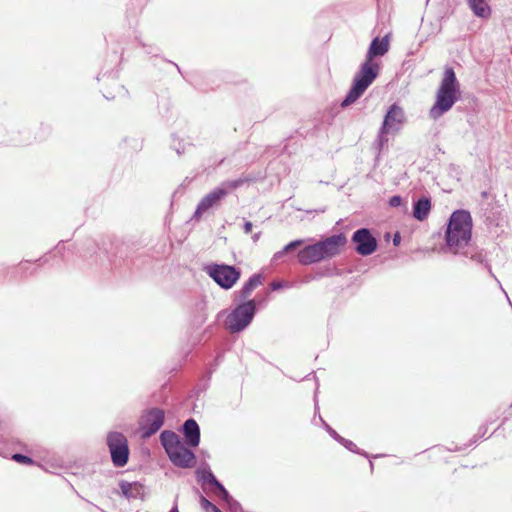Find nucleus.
Segmentation results:
<instances>
[{
  "instance_id": "nucleus-1",
  "label": "nucleus",
  "mask_w": 512,
  "mask_h": 512,
  "mask_svg": "<svg viewBox=\"0 0 512 512\" xmlns=\"http://www.w3.org/2000/svg\"><path fill=\"white\" fill-rule=\"evenodd\" d=\"M473 220L469 211L456 210L448 220L445 232L446 248L449 252L482 263L483 251L472 241Z\"/></svg>"
},
{
  "instance_id": "nucleus-2",
  "label": "nucleus",
  "mask_w": 512,
  "mask_h": 512,
  "mask_svg": "<svg viewBox=\"0 0 512 512\" xmlns=\"http://www.w3.org/2000/svg\"><path fill=\"white\" fill-rule=\"evenodd\" d=\"M388 49V36H385L381 40H379V38L372 40L366 54V60L361 64L359 71L355 74L353 85L341 103L342 107H347L358 100L377 78L379 65L373 63V59L377 56H383L388 52Z\"/></svg>"
},
{
  "instance_id": "nucleus-3",
  "label": "nucleus",
  "mask_w": 512,
  "mask_h": 512,
  "mask_svg": "<svg viewBox=\"0 0 512 512\" xmlns=\"http://www.w3.org/2000/svg\"><path fill=\"white\" fill-rule=\"evenodd\" d=\"M347 243L343 233L334 234L314 244L302 248L297 258L302 265H311L338 256Z\"/></svg>"
},
{
  "instance_id": "nucleus-4",
  "label": "nucleus",
  "mask_w": 512,
  "mask_h": 512,
  "mask_svg": "<svg viewBox=\"0 0 512 512\" xmlns=\"http://www.w3.org/2000/svg\"><path fill=\"white\" fill-rule=\"evenodd\" d=\"M460 83L452 67H446L436 92V100L429 110V116L437 120L447 113L460 98Z\"/></svg>"
},
{
  "instance_id": "nucleus-5",
  "label": "nucleus",
  "mask_w": 512,
  "mask_h": 512,
  "mask_svg": "<svg viewBox=\"0 0 512 512\" xmlns=\"http://www.w3.org/2000/svg\"><path fill=\"white\" fill-rule=\"evenodd\" d=\"M160 441L171 462L181 468H191L195 465V455L173 431L165 430L160 435Z\"/></svg>"
},
{
  "instance_id": "nucleus-6",
  "label": "nucleus",
  "mask_w": 512,
  "mask_h": 512,
  "mask_svg": "<svg viewBox=\"0 0 512 512\" xmlns=\"http://www.w3.org/2000/svg\"><path fill=\"white\" fill-rule=\"evenodd\" d=\"M254 300L246 301L238 305L227 316L226 325L231 333H237L244 330L252 321L255 315Z\"/></svg>"
},
{
  "instance_id": "nucleus-7",
  "label": "nucleus",
  "mask_w": 512,
  "mask_h": 512,
  "mask_svg": "<svg viewBox=\"0 0 512 512\" xmlns=\"http://www.w3.org/2000/svg\"><path fill=\"white\" fill-rule=\"evenodd\" d=\"M204 270L223 289L232 288L241 276L239 269L226 264H211Z\"/></svg>"
},
{
  "instance_id": "nucleus-8",
  "label": "nucleus",
  "mask_w": 512,
  "mask_h": 512,
  "mask_svg": "<svg viewBox=\"0 0 512 512\" xmlns=\"http://www.w3.org/2000/svg\"><path fill=\"white\" fill-rule=\"evenodd\" d=\"M107 446L114 466H125L129 459L127 438L120 432H110L107 435Z\"/></svg>"
},
{
  "instance_id": "nucleus-9",
  "label": "nucleus",
  "mask_w": 512,
  "mask_h": 512,
  "mask_svg": "<svg viewBox=\"0 0 512 512\" xmlns=\"http://www.w3.org/2000/svg\"><path fill=\"white\" fill-rule=\"evenodd\" d=\"M165 414L162 409L151 408L146 410L139 420V427L144 438L154 435L164 423Z\"/></svg>"
},
{
  "instance_id": "nucleus-10",
  "label": "nucleus",
  "mask_w": 512,
  "mask_h": 512,
  "mask_svg": "<svg viewBox=\"0 0 512 512\" xmlns=\"http://www.w3.org/2000/svg\"><path fill=\"white\" fill-rule=\"evenodd\" d=\"M225 197L226 192L224 189L220 188L219 186L214 188L200 200L192 219L196 221L200 220L204 213L210 209L219 207Z\"/></svg>"
},
{
  "instance_id": "nucleus-11",
  "label": "nucleus",
  "mask_w": 512,
  "mask_h": 512,
  "mask_svg": "<svg viewBox=\"0 0 512 512\" xmlns=\"http://www.w3.org/2000/svg\"><path fill=\"white\" fill-rule=\"evenodd\" d=\"M352 241L356 244V252L362 256L371 255L377 249V240L367 228L356 230L352 235Z\"/></svg>"
},
{
  "instance_id": "nucleus-12",
  "label": "nucleus",
  "mask_w": 512,
  "mask_h": 512,
  "mask_svg": "<svg viewBox=\"0 0 512 512\" xmlns=\"http://www.w3.org/2000/svg\"><path fill=\"white\" fill-rule=\"evenodd\" d=\"M405 122V113L404 110L398 106L397 104H392L385 117L382 124V132H398Z\"/></svg>"
},
{
  "instance_id": "nucleus-13",
  "label": "nucleus",
  "mask_w": 512,
  "mask_h": 512,
  "mask_svg": "<svg viewBox=\"0 0 512 512\" xmlns=\"http://www.w3.org/2000/svg\"><path fill=\"white\" fill-rule=\"evenodd\" d=\"M183 433L188 446L197 447L200 442V428L197 422L190 418L183 424Z\"/></svg>"
},
{
  "instance_id": "nucleus-14",
  "label": "nucleus",
  "mask_w": 512,
  "mask_h": 512,
  "mask_svg": "<svg viewBox=\"0 0 512 512\" xmlns=\"http://www.w3.org/2000/svg\"><path fill=\"white\" fill-rule=\"evenodd\" d=\"M121 493L127 499H136L143 492V486L138 482H128L122 480L119 482Z\"/></svg>"
},
{
  "instance_id": "nucleus-15",
  "label": "nucleus",
  "mask_w": 512,
  "mask_h": 512,
  "mask_svg": "<svg viewBox=\"0 0 512 512\" xmlns=\"http://www.w3.org/2000/svg\"><path fill=\"white\" fill-rule=\"evenodd\" d=\"M430 210V199L427 197H422L413 204V217L419 221H424L425 219H427Z\"/></svg>"
},
{
  "instance_id": "nucleus-16",
  "label": "nucleus",
  "mask_w": 512,
  "mask_h": 512,
  "mask_svg": "<svg viewBox=\"0 0 512 512\" xmlns=\"http://www.w3.org/2000/svg\"><path fill=\"white\" fill-rule=\"evenodd\" d=\"M489 0H472L467 1L469 8L479 18L487 19L491 16L492 10L489 5Z\"/></svg>"
},
{
  "instance_id": "nucleus-17",
  "label": "nucleus",
  "mask_w": 512,
  "mask_h": 512,
  "mask_svg": "<svg viewBox=\"0 0 512 512\" xmlns=\"http://www.w3.org/2000/svg\"><path fill=\"white\" fill-rule=\"evenodd\" d=\"M262 284V276L260 274L252 275L248 281L243 285L242 289L239 291L240 299H247L253 290Z\"/></svg>"
},
{
  "instance_id": "nucleus-18",
  "label": "nucleus",
  "mask_w": 512,
  "mask_h": 512,
  "mask_svg": "<svg viewBox=\"0 0 512 512\" xmlns=\"http://www.w3.org/2000/svg\"><path fill=\"white\" fill-rule=\"evenodd\" d=\"M202 480L205 483H208L215 487V493L216 495H224L225 497L228 496V491L224 488V486L216 479L214 474L211 471H204L202 473Z\"/></svg>"
},
{
  "instance_id": "nucleus-19",
  "label": "nucleus",
  "mask_w": 512,
  "mask_h": 512,
  "mask_svg": "<svg viewBox=\"0 0 512 512\" xmlns=\"http://www.w3.org/2000/svg\"><path fill=\"white\" fill-rule=\"evenodd\" d=\"M303 244V240H294L288 243L281 251L276 252L273 255L272 262L277 263L280 261L288 252H291L301 246Z\"/></svg>"
},
{
  "instance_id": "nucleus-20",
  "label": "nucleus",
  "mask_w": 512,
  "mask_h": 512,
  "mask_svg": "<svg viewBox=\"0 0 512 512\" xmlns=\"http://www.w3.org/2000/svg\"><path fill=\"white\" fill-rule=\"evenodd\" d=\"M246 182V179L239 178L235 180H228L222 182L219 187L224 189L226 192V196L229 194V192L241 187Z\"/></svg>"
},
{
  "instance_id": "nucleus-21",
  "label": "nucleus",
  "mask_w": 512,
  "mask_h": 512,
  "mask_svg": "<svg viewBox=\"0 0 512 512\" xmlns=\"http://www.w3.org/2000/svg\"><path fill=\"white\" fill-rule=\"evenodd\" d=\"M226 504L228 505V509L230 512H238L241 510L240 504L234 500L230 494L228 493V496L225 497L224 495H218Z\"/></svg>"
},
{
  "instance_id": "nucleus-22",
  "label": "nucleus",
  "mask_w": 512,
  "mask_h": 512,
  "mask_svg": "<svg viewBox=\"0 0 512 512\" xmlns=\"http://www.w3.org/2000/svg\"><path fill=\"white\" fill-rule=\"evenodd\" d=\"M390 133L391 132H382V127L380 128L377 139L375 141V144L378 146L379 149H382V147L388 142V138L386 137V135Z\"/></svg>"
},
{
  "instance_id": "nucleus-23",
  "label": "nucleus",
  "mask_w": 512,
  "mask_h": 512,
  "mask_svg": "<svg viewBox=\"0 0 512 512\" xmlns=\"http://www.w3.org/2000/svg\"><path fill=\"white\" fill-rule=\"evenodd\" d=\"M12 459L18 463H23V464H32L33 463V460L30 457L23 455V454H19V453L14 454L12 456Z\"/></svg>"
},
{
  "instance_id": "nucleus-24",
  "label": "nucleus",
  "mask_w": 512,
  "mask_h": 512,
  "mask_svg": "<svg viewBox=\"0 0 512 512\" xmlns=\"http://www.w3.org/2000/svg\"><path fill=\"white\" fill-rule=\"evenodd\" d=\"M326 426V429L328 431V433L336 440L338 441L339 443H341L342 441H344V438L341 437L334 429H332L329 425L325 424Z\"/></svg>"
},
{
  "instance_id": "nucleus-25",
  "label": "nucleus",
  "mask_w": 512,
  "mask_h": 512,
  "mask_svg": "<svg viewBox=\"0 0 512 512\" xmlns=\"http://www.w3.org/2000/svg\"><path fill=\"white\" fill-rule=\"evenodd\" d=\"M402 203V198L399 195L392 196L389 200V205L391 207H398Z\"/></svg>"
},
{
  "instance_id": "nucleus-26",
  "label": "nucleus",
  "mask_w": 512,
  "mask_h": 512,
  "mask_svg": "<svg viewBox=\"0 0 512 512\" xmlns=\"http://www.w3.org/2000/svg\"><path fill=\"white\" fill-rule=\"evenodd\" d=\"M200 504H201V507L207 511L211 510L212 507L214 506V504H212L208 499H206L203 496H201Z\"/></svg>"
},
{
  "instance_id": "nucleus-27",
  "label": "nucleus",
  "mask_w": 512,
  "mask_h": 512,
  "mask_svg": "<svg viewBox=\"0 0 512 512\" xmlns=\"http://www.w3.org/2000/svg\"><path fill=\"white\" fill-rule=\"evenodd\" d=\"M341 444H343L348 450L356 452L357 446L352 441L344 438V441H342Z\"/></svg>"
},
{
  "instance_id": "nucleus-28",
  "label": "nucleus",
  "mask_w": 512,
  "mask_h": 512,
  "mask_svg": "<svg viewBox=\"0 0 512 512\" xmlns=\"http://www.w3.org/2000/svg\"><path fill=\"white\" fill-rule=\"evenodd\" d=\"M285 285H286V284H285L284 282H282V281H273V282L270 284V287H271V289H272V290H274V291H275V290H279V289H281V288L285 287Z\"/></svg>"
},
{
  "instance_id": "nucleus-29",
  "label": "nucleus",
  "mask_w": 512,
  "mask_h": 512,
  "mask_svg": "<svg viewBox=\"0 0 512 512\" xmlns=\"http://www.w3.org/2000/svg\"><path fill=\"white\" fill-rule=\"evenodd\" d=\"M253 224L250 221H245L243 225V230L246 234H249L252 231Z\"/></svg>"
},
{
  "instance_id": "nucleus-30",
  "label": "nucleus",
  "mask_w": 512,
  "mask_h": 512,
  "mask_svg": "<svg viewBox=\"0 0 512 512\" xmlns=\"http://www.w3.org/2000/svg\"><path fill=\"white\" fill-rule=\"evenodd\" d=\"M393 243H394V245H399V243H400V235L399 234H395V236L393 238Z\"/></svg>"
},
{
  "instance_id": "nucleus-31",
  "label": "nucleus",
  "mask_w": 512,
  "mask_h": 512,
  "mask_svg": "<svg viewBox=\"0 0 512 512\" xmlns=\"http://www.w3.org/2000/svg\"><path fill=\"white\" fill-rule=\"evenodd\" d=\"M261 237V232H258V233H255L253 236H252V240L253 242H257Z\"/></svg>"
},
{
  "instance_id": "nucleus-32",
  "label": "nucleus",
  "mask_w": 512,
  "mask_h": 512,
  "mask_svg": "<svg viewBox=\"0 0 512 512\" xmlns=\"http://www.w3.org/2000/svg\"><path fill=\"white\" fill-rule=\"evenodd\" d=\"M211 512H222L216 505L212 507Z\"/></svg>"
},
{
  "instance_id": "nucleus-33",
  "label": "nucleus",
  "mask_w": 512,
  "mask_h": 512,
  "mask_svg": "<svg viewBox=\"0 0 512 512\" xmlns=\"http://www.w3.org/2000/svg\"><path fill=\"white\" fill-rule=\"evenodd\" d=\"M170 512H179V511L177 510V508H173L172 510H170Z\"/></svg>"
}]
</instances>
